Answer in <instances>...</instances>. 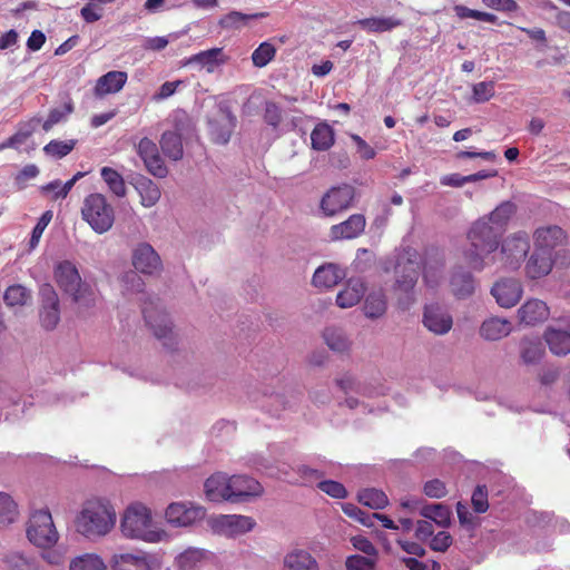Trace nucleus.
I'll return each instance as SVG.
<instances>
[{"mask_svg": "<svg viewBox=\"0 0 570 570\" xmlns=\"http://www.w3.org/2000/svg\"><path fill=\"white\" fill-rule=\"evenodd\" d=\"M392 263L394 283L392 291L396 307L409 311L417 301L416 284L422 272L419 253L411 247H403L395 252Z\"/></svg>", "mask_w": 570, "mask_h": 570, "instance_id": "1", "label": "nucleus"}, {"mask_svg": "<svg viewBox=\"0 0 570 570\" xmlns=\"http://www.w3.org/2000/svg\"><path fill=\"white\" fill-rule=\"evenodd\" d=\"M117 514L109 501L88 500L75 518V530L88 540L106 537L116 524Z\"/></svg>", "mask_w": 570, "mask_h": 570, "instance_id": "2", "label": "nucleus"}, {"mask_svg": "<svg viewBox=\"0 0 570 570\" xmlns=\"http://www.w3.org/2000/svg\"><path fill=\"white\" fill-rule=\"evenodd\" d=\"M122 535L131 540L156 543L166 537V532L156 527L150 510L135 502L126 508L120 520Z\"/></svg>", "mask_w": 570, "mask_h": 570, "instance_id": "3", "label": "nucleus"}, {"mask_svg": "<svg viewBox=\"0 0 570 570\" xmlns=\"http://www.w3.org/2000/svg\"><path fill=\"white\" fill-rule=\"evenodd\" d=\"M53 277L58 287L75 303L86 307L94 305L95 293L89 284L82 282L77 266L71 261L58 262L53 268Z\"/></svg>", "mask_w": 570, "mask_h": 570, "instance_id": "4", "label": "nucleus"}, {"mask_svg": "<svg viewBox=\"0 0 570 570\" xmlns=\"http://www.w3.org/2000/svg\"><path fill=\"white\" fill-rule=\"evenodd\" d=\"M142 314L146 324L164 346L171 347L175 343L173 322L161 301L157 296H147L142 302Z\"/></svg>", "mask_w": 570, "mask_h": 570, "instance_id": "5", "label": "nucleus"}, {"mask_svg": "<svg viewBox=\"0 0 570 570\" xmlns=\"http://www.w3.org/2000/svg\"><path fill=\"white\" fill-rule=\"evenodd\" d=\"M26 534L29 542L40 549L55 547L60 538L48 509H39L30 513Z\"/></svg>", "mask_w": 570, "mask_h": 570, "instance_id": "6", "label": "nucleus"}, {"mask_svg": "<svg viewBox=\"0 0 570 570\" xmlns=\"http://www.w3.org/2000/svg\"><path fill=\"white\" fill-rule=\"evenodd\" d=\"M85 222L98 234L108 232L115 222V212L102 194L88 195L81 208Z\"/></svg>", "mask_w": 570, "mask_h": 570, "instance_id": "7", "label": "nucleus"}, {"mask_svg": "<svg viewBox=\"0 0 570 570\" xmlns=\"http://www.w3.org/2000/svg\"><path fill=\"white\" fill-rule=\"evenodd\" d=\"M533 242L534 247L554 255V257L560 259L561 265L570 263V256L563 248L567 244V234L561 227L549 225L537 228L533 233Z\"/></svg>", "mask_w": 570, "mask_h": 570, "instance_id": "8", "label": "nucleus"}, {"mask_svg": "<svg viewBox=\"0 0 570 570\" xmlns=\"http://www.w3.org/2000/svg\"><path fill=\"white\" fill-rule=\"evenodd\" d=\"M356 198V189L348 184L333 186L321 197L318 210L323 217L332 218L350 209Z\"/></svg>", "mask_w": 570, "mask_h": 570, "instance_id": "9", "label": "nucleus"}, {"mask_svg": "<svg viewBox=\"0 0 570 570\" xmlns=\"http://www.w3.org/2000/svg\"><path fill=\"white\" fill-rule=\"evenodd\" d=\"M213 533L235 539L254 530L256 521L253 517L243 514H218L208 519Z\"/></svg>", "mask_w": 570, "mask_h": 570, "instance_id": "10", "label": "nucleus"}, {"mask_svg": "<svg viewBox=\"0 0 570 570\" xmlns=\"http://www.w3.org/2000/svg\"><path fill=\"white\" fill-rule=\"evenodd\" d=\"M499 248L503 264L512 269L518 268L530 249L528 235L523 232L511 234Z\"/></svg>", "mask_w": 570, "mask_h": 570, "instance_id": "11", "label": "nucleus"}, {"mask_svg": "<svg viewBox=\"0 0 570 570\" xmlns=\"http://www.w3.org/2000/svg\"><path fill=\"white\" fill-rule=\"evenodd\" d=\"M206 510L194 502H174L166 509V520L174 527H190L202 521Z\"/></svg>", "mask_w": 570, "mask_h": 570, "instance_id": "12", "label": "nucleus"}, {"mask_svg": "<svg viewBox=\"0 0 570 570\" xmlns=\"http://www.w3.org/2000/svg\"><path fill=\"white\" fill-rule=\"evenodd\" d=\"M131 264L136 272L154 276L163 271V261L155 248L146 242L139 243L131 252Z\"/></svg>", "mask_w": 570, "mask_h": 570, "instance_id": "13", "label": "nucleus"}, {"mask_svg": "<svg viewBox=\"0 0 570 570\" xmlns=\"http://www.w3.org/2000/svg\"><path fill=\"white\" fill-rule=\"evenodd\" d=\"M235 126L236 117L227 108L219 107L208 119L210 138L218 145L229 141Z\"/></svg>", "mask_w": 570, "mask_h": 570, "instance_id": "14", "label": "nucleus"}, {"mask_svg": "<svg viewBox=\"0 0 570 570\" xmlns=\"http://www.w3.org/2000/svg\"><path fill=\"white\" fill-rule=\"evenodd\" d=\"M40 322L46 330H53L60 321L59 297L55 288L45 284L40 288Z\"/></svg>", "mask_w": 570, "mask_h": 570, "instance_id": "15", "label": "nucleus"}, {"mask_svg": "<svg viewBox=\"0 0 570 570\" xmlns=\"http://www.w3.org/2000/svg\"><path fill=\"white\" fill-rule=\"evenodd\" d=\"M136 151L149 174L157 178H165L167 176L168 169L159 155L157 145L151 139L148 137L141 138L136 146Z\"/></svg>", "mask_w": 570, "mask_h": 570, "instance_id": "16", "label": "nucleus"}, {"mask_svg": "<svg viewBox=\"0 0 570 570\" xmlns=\"http://www.w3.org/2000/svg\"><path fill=\"white\" fill-rule=\"evenodd\" d=\"M503 233L493 228L487 219L480 217L476 219L469 233L468 239L471 246H487L488 248H499Z\"/></svg>", "mask_w": 570, "mask_h": 570, "instance_id": "17", "label": "nucleus"}, {"mask_svg": "<svg viewBox=\"0 0 570 570\" xmlns=\"http://www.w3.org/2000/svg\"><path fill=\"white\" fill-rule=\"evenodd\" d=\"M422 323L435 335H444L449 333L453 326V320L450 313L438 304L425 306Z\"/></svg>", "mask_w": 570, "mask_h": 570, "instance_id": "18", "label": "nucleus"}, {"mask_svg": "<svg viewBox=\"0 0 570 570\" xmlns=\"http://www.w3.org/2000/svg\"><path fill=\"white\" fill-rule=\"evenodd\" d=\"M365 227V216L363 214H353L344 222L331 226L328 237L334 242L354 239L364 233Z\"/></svg>", "mask_w": 570, "mask_h": 570, "instance_id": "19", "label": "nucleus"}, {"mask_svg": "<svg viewBox=\"0 0 570 570\" xmlns=\"http://www.w3.org/2000/svg\"><path fill=\"white\" fill-rule=\"evenodd\" d=\"M491 294L501 307L510 308L520 301L522 296V286L517 279L505 278L493 285Z\"/></svg>", "mask_w": 570, "mask_h": 570, "instance_id": "20", "label": "nucleus"}, {"mask_svg": "<svg viewBox=\"0 0 570 570\" xmlns=\"http://www.w3.org/2000/svg\"><path fill=\"white\" fill-rule=\"evenodd\" d=\"M109 562L111 570H153L151 557L146 552L114 553Z\"/></svg>", "mask_w": 570, "mask_h": 570, "instance_id": "21", "label": "nucleus"}, {"mask_svg": "<svg viewBox=\"0 0 570 570\" xmlns=\"http://www.w3.org/2000/svg\"><path fill=\"white\" fill-rule=\"evenodd\" d=\"M498 249L499 248L470 245L464 253L466 264L476 272L491 267L497 263L498 257H500Z\"/></svg>", "mask_w": 570, "mask_h": 570, "instance_id": "22", "label": "nucleus"}, {"mask_svg": "<svg viewBox=\"0 0 570 570\" xmlns=\"http://www.w3.org/2000/svg\"><path fill=\"white\" fill-rule=\"evenodd\" d=\"M232 503H238L247 500L249 497H259L263 494V487L258 481L247 475L230 476Z\"/></svg>", "mask_w": 570, "mask_h": 570, "instance_id": "23", "label": "nucleus"}, {"mask_svg": "<svg viewBox=\"0 0 570 570\" xmlns=\"http://www.w3.org/2000/svg\"><path fill=\"white\" fill-rule=\"evenodd\" d=\"M206 498L213 502H232L230 478L224 473H215L204 484Z\"/></svg>", "mask_w": 570, "mask_h": 570, "instance_id": "24", "label": "nucleus"}, {"mask_svg": "<svg viewBox=\"0 0 570 570\" xmlns=\"http://www.w3.org/2000/svg\"><path fill=\"white\" fill-rule=\"evenodd\" d=\"M558 261L559 259L554 257V255H550L548 252L540 250L538 247H534V250L525 265V273L531 279L541 278L552 271L553 264Z\"/></svg>", "mask_w": 570, "mask_h": 570, "instance_id": "25", "label": "nucleus"}, {"mask_svg": "<svg viewBox=\"0 0 570 570\" xmlns=\"http://www.w3.org/2000/svg\"><path fill=\"white\" fill-rule=\"evenodd\" d=\"M366 285L360 277H352L347 279L344 288L336 295V305L340 308H351L360 303L364 297Z\"/></svg>", "mask_w": 570, "mask_h": 570, "instance_id": "26", "label": "nucleus"}, {"mask_svg": "<svg viewBox=\"0 0 570 570\" xmlns=\"http://www.w3.org/2000/svg\"><path fill=\"white\" fill-rule=\"evenodd\" d=\"M228 60L223 48H212L190 56L185 65H197L200 69H205L208 73L215 72L220 66Z\"/></svg>", "mask_w": 570, "mask_h": 570, "instance_id": "27", "label": "nucleus"}, {"mask_svg": "<svg viewBox=\"0 0 570 570\" xmlns=\"http://www.w3.org/2000/svg\"><path fill=\"white\" fill-rule=\"evenodd\" d=\"M550 314L548 305L537 298L528 299L518 309V317L520 323L525 325H535L548 320Z\"/></svg>", "mask_w": 570, "mask_h": 570, "instance_id": "28", "label": "nucleus"}, {"mask_svg": "<svg viewBox=\"0 0 570 570\" xmlns=\"http://www.w3.org/2000/svg\"><path fill=\"white\" fill-rule=\"evenodd\" d=\"M345 277V272L333 263L320 266L314 275L312 283L320 289H330L338 284Z\"/></svg>", "mask_w": 570, "mask_h": 570, "instance_id": "29", "label": "nucleus"}, {"mask_svg": "<svg viewBox=\"0 0 570 570\" xmlns=\"http://www.w3.org/2000/svg\"><path fill=\"white\" fill-rule=\"evenodd\" d=\"M363 313L370 320L383 317L387 311V298L383 288L372 289L364 298Z\"/></svg>", "mask_w": 570, "mask_h": 570, "instance_id": "30", "label": "nucleus"}, {"mask_svg": "<svg viewBox=\"0 0 570 570\" xmlns=\"http://www.w3.org/2000/svg\"><path fill=\"white\" fill-rule=\"evenodd\" d=\"M512 332V324L507 318L489 317L480 326V336L485 341H499Z\"/></svg>", "mask_w": 570, "mask_h": 570, "instance_id": "31", "label": "nucleus"}, {"mask_svg": "<svg viewBox=\"0 0 570 570\" xmlns=\"http://www.w3.org/2000/svg\"><path fill=\"white\" fill-rule=\"evenodd\" d=\"M543 338L552 354L557 356L570 354V332L548 326Z\"/></svg>", "mask_w": 570, "mask_h": 570, "instance_id": "32", "label": "nucleus"}, {"mask_svg": "<svg viewBox=\"0 0 570 570\" xmlns=\"http://www.w3.org/2000/svg\"><path fill=\"white\" fill-rule=\"evenodd\" d=\"M132 185L139 194L140 204L144 207L150 208L159 202L161 197L160 188L150 178L139 175L135 178Z\"/></svg>", "mask_w": 570, "mask_h": 570, "instance_id": "33", "label": "nucleus"}, {"mask_svg": "<svg viewBox=\"0 0 570 570\" xmlns=\"http://www.w3.org/2000/svg\"><path fill=\"white\" fill-rule=\"evenodd\" d=\"M515 213L517 205L513 202L505 200L499 204L490 214L482 216V218L487 219L493 228L504 233Z\"/></svg>", "mask_w": 570, "mask_h": 570, "instance_id": "34", "label": "nucleus"}, {"mask_svg": "<svg viewBox=\"0 0 570 570\" xmlns=\"http://www.w3.org/2000/svg\"><path fill=\"white\" fill-rule=\"evenodd\" d=\"M127 73L125 71H109L101 76L95 86V95L102 97L109 94H116L120 91L126 81Z\"/></svg>", "mask_w": 570, "mask_h": 570, "instance_id": "35", "label": "nucleus"}, {"mask_svg": "<svg viewBox=\"0 0 570 570\" xmlns=\"http://www.w3.org/2000/svg\"><path fill=\"white\" fill-rule=\"evenodd\" d=\"M450 287L455 297L463 299L474 293L475 282L471 273L462 268H458L451 276Z\"/></svg>", "mask_w": 570, "mask_h": 570, "instance_id": "36", "label": "nucleus"}, {"mask_svg": "<svg viewBox=\"0 0 570 570\" xmlns=\"http://www.w3.org/2000/svg\"><path fill=\"white\" fill-rule=\"evenodd\" d=\"M176 130L177 131H165L159 140L160 148L165 156L174 161L180 160L184 156L181 136L178 132L181 131L183 128L176 124Z\"/></svg>", "mask_w": 570, "mask_h": 570, "instance_id": "37", "label": "nucleus"}, {"mask_svg": "<svg viewBox=\"0 0 570 570\" xmlns=\"http://www.w3.org/2000/svg\"><path fill=\"white\" fill-rule=\"evenodd\" d=\"M323 340L328 348L335 353H347L352 346V341L346 332L336 326L326 327L323 332Z\"/></svg>", "mask_w": 570, "mask_h": 570, "instance_id": "38", "label": "nucleus"}, {"mask_svg": "<svg viewBox=\"0 0 570 570\" xmlns=\"http://www.w3.org/2000/svg\"><path fill=\"white\" fill-rule=\"evenodd\" d=\"M284 570H320L316 560L304 550L288 553L284 559Z\"/></svg>", "mask_w": 570, "mask_h": 570, "instance_id": "39", "label": "nucleus"}, {"mask_svg": "<svg viewBox=\"0 0 570 570\" xmlns=\"http://www.w3.org/2000/svg\"><path fill=\"white\" fill-rule=\"evenodd\" d=\"M420 514L442 528L451 524V510L442 503L425 504L421 508Z\"/></svg>", "mask_w": 570, "mask_h": 570, "instance_id": "40", "label": "nucleus"}, {"mask_svg": "<svg viewBox=\"0 0 570 570\" xmlns=\"http://www.w3.org/2000/svg\"><path fill=\"white\" fill-rule=\"evenodd\" d=\"M356 23L368 32H385L400 27L402 21L395 17H373L361 19Z\"/></svg>", "mask_w": 570, "mask_h": 570, "instance_id": "41", "label": "nucleus"}, {"mask_svg": "<svg viewBox=\"0 0 570 570\" xmlns=\"http://www.w3.org/2000/svg\"><path fill=\"white\" fill-rule=\"evenodd\" d=\"M267 12H257L253 14L242 13L239 11H230L227 14L223 16L218 24L226 30H236L240 29L252 19H261L267 17Z\"/></svg>", "mask_w": 570, "mask_h": 570, "instance_id": "42", "label": "nucleus"}, {"mask_svg": "<svg viewBox=\"0 0 570 570\" xmlns=\"http://www.w3.org/2000/svg\"><path fill=\"white\" fill-rule=\"evenodd\" d=\"M312 147L315 150L324 151L334 144V130L327 124H318L311 134Z\"/></svg>", "mask_w": 570, "mask_h": 570, "instance_id": "43", "label": "nucleus"}, {"mask_svg": "<svg viewBox=\"0 0 570 570\" xmlns=\"http://www.w3.org/2000/svg\"><path fill=\"white\" fill-rule=\"evenodd\" d=\"M104 559L97 553H82L72 558L69 562V570H106Z\"/></svg>", "mask_w": 570, "mask_h": 570, "instance_id": "44", "label": "nucleus"}, {"mask_svg": "<svg viewBox=\"0 0 570 570\" xmlns=\"http://www.w3.org/2000/svg\"><path fill=\"white\" fill-rule=\"evenodd\" d=\"M100 175L108 186V189L117 197L122 198L127 195V187L122 176L111 167H102Z\"/></svg>", "mask_w": 570, "mask_h": 570, "instance_id": "45", "label": "nucleus"}, {"mask_svg": "<svg viewBox=\"0 0 570 570\" xmlns=\"http://www.w3.org/2000/svg\"><path fill=\"white\" fill-rule=\"evenodd\" d=\"M520 355L525 364H537L544 355V348L538 340L523 338L520 343Z\"/></svg>", "mask_w": 570, "mask_h": 570, "instance_id": "46", "label": "nucleus"}, {"mask_svg": "<svg viewBox=\"0 0 570 570\" xmlns=\"http://www.w3.org/2000/svg\"><path fill=\"white\" fill-rule=\"evenodd\" d=\"M8 570H39L37 561L20 551H11L3 558Z\"/></svg>", "mask_w": 570, "mask_h": 570, "instance_id": "47", "label": "nucleus"}, {"mask_svg": "<svg viewBox=\"0 0 570 570\" xmlns=\"http://www.w3.org/2000/svg\"><path fill=\"white\" fill-rule=\"evenodd\" d=\"M357 500L374 510L384 509L389 504L387 495L377 489H364L358 492Z\"/></svg>", "mask_w": 570, "mask_h": 570, "instance_id": "48", "label": "nucleus"}, {"mask_svg": "<svg viewBox=\"0 0 570 570\" xmlns=\"http://www.w3.org/2000/svg\"><path fill=\"white\" fill-rule=\"evenodd\" d=\"M30 297V291L22 285L9 286L3 295L4 303L9 307L23 306Z\"/></svg>", "mask_w": 570, "mask_h": 570, "instance_id": "49", "label": "nucleus"}, {"mask_svg": "<svg viewBox=\"0 0 570 570\" xmlns=\"http://www.w3.org/2000/svg\"><path fill=\"white\" fill-rule=\"evenodd\" d=\"M17 517V503L9 494L0 492V525H8L14 522Z\"/></svg>", "mask_w": 570, "mask_h": 570, "instance_id": "50", "label": "nucleus"}, {"mask_svg": "<svg viewBox=\"0 0 570 570\" xmlns=\"http://www.w3.org/2000/svg\"><path fill=\"white\" fill-rule=\"evenodd\" d=\"M205 552L200 549L189 548L177 557L180 570H194L204 559Z\"/></svg>", "mask_w": 570, "mask_h": 570, "instance_id": "51", "label": "nucleus"}, {"mask_svg": "<svg viewBox=\"0 0 570 570\" xmlns=\"http://www.w3.org/2000/svg\"><path fill=\"white\" fill-rule=\"evenodd\" d=\"M275 55L276 48L271 42H262L252 53L253 65L263 68L274 59Z\"/></svg>", "mask_w": 570, "mask_h": 570, "instance_id": "52", "label": "nucleus"}, {"mask_svg": "<svg viewBox=\"0 0 570 570\" xmlns=\"http://www.w3.org/2000/svg\"><path fill=\"white\" fill-rule=\"evenodd\" d=\"M443 271V262L442 261H433L426 262L423 271V279L429 287H435L439 285L442 278Z\"/></svg>", "mask_w": 570, "mask_h": 570, "instance_id": "53", "label": "nucleus"}, {"mask_svg": "<svg viewBox=\"0 0 570 570\" xmlns=\"http://www.w3.org/2000/svg\"><path fill=\"white\" fill-rule=\"evenodd\" d=\"M341 508L348 518L360 522L362 525L367 528L374 525L373 513H366L353 503H341Z\"/></svg>", "mask_w": 570, "mask_h": 570, "instance_id": "54", "label": "nucleus"}, {"mask_svg": "<svg viewBox=\"0 0 570 570\" xmlns=\"http://www.w3.org/2000/svg\"><path fill=\"white\" fill-rule=\"evenodd\" d=\"M76 146V140H51L43 148V151L55 158H62L67 156Z\"/></svg>", "mask_w": 570, "mask_h": 570, "instance_id": "55", "label": "nucleus"}, {"mask_svg": "<svg viewBox=\"0 0 570 570\" xmlns=\"http://www.w3.org/2000/svg\"><path fill=\"white\" fill-rule=\"evenodd\" d=\"M454 11L455 14L461 19L472 18L475 20L485 21L490 23H494L497 21V17L494 14L470 9L465 6H455Z\"/></svg>", "mask_w": 570, "mask_h": 570, "instance_id": "56", "label": "nucleus"}, {"mask_svg": "<svg viewBox=\"0 0 570 570\" xmlns=\"http://www.w3.org/2000/svg\"><path fill=\"white\" fill-rule=\"evenodd\" d=\"M41 558L52 567H62L66 562L67 550L63 547L42 549Z\"/></svg>", "mask_w": 570, "mask_h": 570, "instance_id": "57", "label": "nucleus"}, {"mask_svg": "<svg viewBox=\"0 0 570 570\" xmlns=\"http://www.w3.org/2000/svg\"><path fill=\"white\" fill-rule=\"evenodd\" d=\"M52 219V212H45L41 217L38 219L36 226L32 229L31 238L29 240V246L31 249L36 248L40 242V238Z\"/></svg>", "mask_w": 570, "mask_h": 570, "instance_id": "58", "label": "nucleus"}, {"mask_svg": "<svg viewBox=\"0 0 570 570\" xmlns=\"http://www.w3.org/2000/svg\"><path fill=\"white\" fill-rule=\"evenodd\" d=\"M375 563L376 558L353 554L346 559L345 567L347 570H372Z\"/></svg>", "mask_w": 570, "mask_h": 570, "instance_id": "59", "label": "nucleus"}, {"mask_svg": "<svg viewBox=\"0 0 570 570\" xmlns=\"http://www.w3.org/2000/svg\"><path fill=\"white\" fill-rule=\"evenodd\" d=\"M73 110L72 101L69 100L65 104L63 109H52L49 112L47 120L43 122L42 128L45 131H49L56 124L60 122L67 115Z\"/></svg>", "mask_w": 570, "mask_h": 570, "instance_id": "60", "label": "nucleus"}, {"mask_svg": "<svg viewBox=\"0 0 570 570\" xmlns=\"http://www.w3.org/2000/svg\"><path fill=\"white\" fill-rule=\"evenodd\" d=\"M318 489L326 493L327 495L335 499H345L347 497V490L345 487L334 480H325L321 481L317 484Z\"/></svg>", "mask_w": 570, "mask_h": 570, "instance_id": "61", "label": "nucleus"}, {"mask_svg": "<svg viewBox=\"0 0 570 570\" xmlns=\"http://www.w3.org/2000/svg\"><path fill=\"white\" fill-rule=\"evenodd\" d=\"M423 493L431 499H441L448 494V490L443 481L432 479L423 484Z\"/></svg>", "mask_w": 570, "mask_h": 570, "instance_id": "62", "label": "nucleus"}, {"mask_svg": "<svg viewBox=\"0 0 570 570\" xmlns=\"http://www.w3.org/2000/svg\"><path fill=\"white\" fill-rule=\"evenodd\" d=\"M494 96V83L481 81L473 86V99L475 102H485Z\"/></svg>", "mask_w": 570, "mask_h": 570, "instance_id": "63", "label": "nucleus"}, {"mask_svg": "<svg viewBox=\"0 0 570 570\" xmlns=\"http://www.w3.org/2000/svg\"><path fill=\"white\" fill-rule=\"evenodd\" d=\"M124 288L131 293H141L145 287V282L138 272H128L122 276Z\"/></svg>", "mask_w": 570, "mask_h": 570, "instance_id": "64", "label": "nucleus"}]
</instances>
